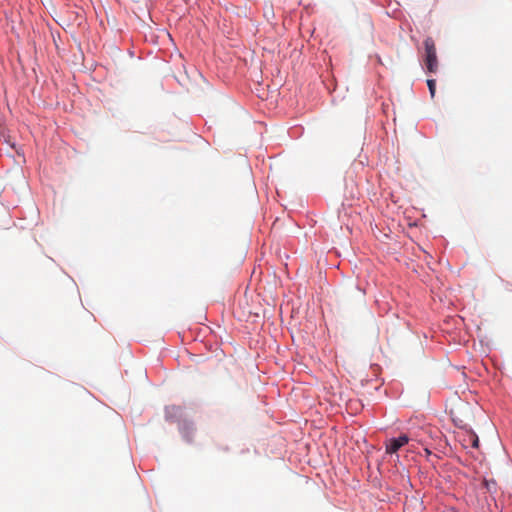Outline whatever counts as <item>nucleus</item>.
<instances>
[{"mask_svg":"<svg viewBox=\"0 0 512 512\" xmlns=\"http://www.w3.org/2000/svg\"><path fill=\"white\" fill-rule=\"evenodd\" d=\"M487 430L490 433L492 438H494L495 440L498 439L497 432L495 431L494 425L492 423L488 424Z\"/></svg>","mask_w":512,"mask_h":512,"instance_id":"4","label":"nucleus"},{"mask_svg":"<svg viewBox=\"0 0 512 512\" xmlns=\"http://www.w3.org/2000/svg\"><path fill=\"white\" fill-rule=\"evenodd\" d=\"M473 446L474 447L478 446V437L477 436H475L474 439H473Z\"/></svg>","mask_w":512,"mask_h":512,"instance_id":"6","label":"nucleus"},{"mask_svg":"<svg viewBox=\"0 0 512 512\" xmlns=\"http://www.w3.org/2000/svg\"><path fill=\"white\" fill-rule=\"evenodd\" d=\"M485 486L488 489V491H491L492 489L495 488L496 483L493 480H491V481L485 480Z\"/></svg>","mask_w":512,"mask_h":512,"instance_id":"5","label":"nucleus"},{"mask_svg":"<svg viewBox=\"0 0 512 512\" xmlns=\"http://www.w3.org/2000/svg\"><path fill=\"white\" fill-rule=\"evenodd\" d=\"M408 441L409 438L406 434L400 435L398 438L390 439L386 444V453H396L401 447L406 445Z\"/></svg>","mask_w":512,"mask_h":512,"instance_id":"2","label":"nucleus"},{"mask_svg":"<svg viewBox=\"0 0 512 512\" xmlns=\"http://www.w3.org/2000/svg\"><path fill=\"white\" fill-rule=\"evenodd\" d=\"M423 44L425 50L424 63L426 65V69L429 73H436L438 71L439 63L435 42L431 37H427Z\"/></svg>","mask_w":512,"mask_h":512,"instance_id":"1","label":"nucleus"},{"mask_svg":"<svg viewBox=\"0 0 512 512\" xmlns=\"http://www.w3.org/2000/svg\"><path fill=\"white\" fill-rule=\"evenodd\" d=\"M427 86H428L431 97L434 98L435 93H436V81L434 79H428Z\"/></svg>","mask_w":512,"mask_h":512,"instance_id":"3","label":"nucleus"}]
</instances>
